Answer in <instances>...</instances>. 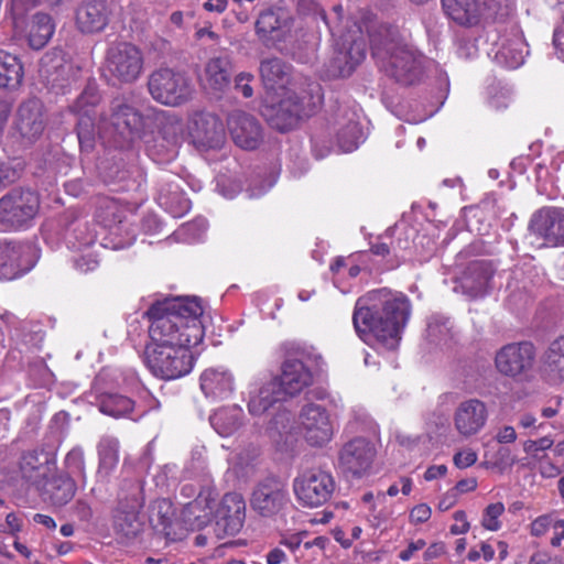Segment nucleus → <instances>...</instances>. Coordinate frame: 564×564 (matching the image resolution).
Here are the masks:
<instances>
[{
  "label": "nucleus",
  "mask_w": 564,
  "mask_h": 564,
  "mask_svg": "<svg viewBox=\"0 0 564 564\" xmlns=\"http://www.w3.org/2000/svg\"><path fill=\"white\" fill-rule=\"evenodd\" d=\"M151 324L144 361L161 379L173 380L191 372L194 357L191 346L203 339L199 321L203 308L196 299L172 297L153 303L147 311Z\"/></svg>",
  "instance_id": "1"
},
{
  "label": "nucleus",
  "mask_w": 564,
  "mask_h": 564,
  "mask_svg": "<svg viewBox=\"0 0 564 564\" xmlns=\"http://www.w3.org/2000/svg\"><path fill=\"white\" fill-rule=\"evenodd\" d=\"M259 75L267 90L282 91L278 102L267 104L262 115L279 131L292 129L301 118L313 111V94L318 86L308 78L295 75L293 67L280 57L260 62Z\"/></svg>",
  "instance_id": "2"
},
{
  "label": "nucleus",
  "mask_w": 564,
  "mask_h": 564,
  "mask_svg": "<svg viewBox=\"0 0 564 564\" xmlns=\"http://www.w3.org/2000/svg\"><path fill=\"white\" fill-rule=\"evenodd\" d=\"M410 314L411 304L404 294L379 289L358 299L352 322L367 345L393 350L399 346Z\"/></svg>",
  "instance_id": "3"
},
{
  "label": "nucleus",
  "mask_w": 564,
  "mask_h": 564,
  "mask_svg": "<svg viewBox=\"0 0 564 564\" xmlns=\"http://www.w3.org/2000/svg\"><path fill=\"white\" fill-rule=\"evenodd\" d=\"M372 55L378 58L384 73L401 85L419 83L423 76L422 56L406 43L384 29L371 35Z\"/></svg>",
  "instance_id": "4"
},
{
  "label": "nucleus",
  "mask_w": 564,
  "mask_h": 564,
  "mask_svg": "<svg viewBox=\"0 0 564 564\" xmlns=\"http://www.w3.org/2000/svg\"><path fill=\"white\" fill-rule=\"evenodd\" d=\"M40 209L39 195L28 188H12L0 197V231L29 228Z\"/></svg>",
  "instance_id": "5"
},
{
  "label": "nucleus",
  "mask_w": 564,
  "mask_h": 564,
  "mask_svg": "<svg viewBox=\"0 0 564 564\" xmlns=\"http://www.w3.org/2000/svg\"><path fill=\"white\" fill-rule=\"evenodd\" d=\"M151 97L161 105L177 107L186 104L195 93L194 84L185 72L162 67L148 79Z\"/></svg>",
  "instance_id": "6"
},
{
  "label": "nucleus",
  "mask_w": 564,
  "mask_h": 564,
  "mask_svg": "<svg viewBox=\"0 0 564 564\" xmlns=\"http://www.w3.org/2000/svg\"><path fill=\"white\" fill-rule=\"evenodd\" d=\"M536 349L531 341L503 345L495 355V368L503 377L527 381L532 377Z\"/></svg>",
  "instance_id": "7"
},
{
  "label": "nucleus",
  "mask_w": 564,
  "mask_h": 564,
  "mask_svg": "<svg viewBox=\"0 0 564 564\" xmlns=\"http://www.w3.org/2000/svg\"><path fill=\"white\" fill-rule=\"evenodd\" d=\"M336 482L333 475L322 468L303 470L293 480V490L297 501L308 508L326 503L333 496Z\"/></svg>",
  "instance_id": "8"
},
{
  "label": "nucleus",
  "mask_w": 564,
  "mask_h": 564,
  "mask_svg": "<svg viewBox=\"0 0 564 564\" xmlns=\"http://www.w3.org/2000/svg\"><path fill=\"white\" fill-rule=\"evenodd\" d=\"M106 69L111 78L121 84L134 83L143 70V55L130 43L110 46L106 55Z\"/></svg>",
  "instance_id": "9"
},
{
  "label": "nucleus",
  "mask_w": 564,
  "mask_h": 564,
  "mask_svg": "<svg viewBox=\"0 0 564 564\" xmlns=\"http://www.w3.org/2000/svg\"><path fill=\"white\" fill-rule=\"evenodd\" d=\"M107 126L111 137L118 135L123 141H131L140 135L143 127L141 113L129 102L126 96H118L111 100Z\"/></svg>",
  "instance_id": "10"
},
{
  "label": "nucleus",
  "mask_w": 564,
  "mask_h": 564,
  "mask_svg": "<svg viewBox=\"0 0 564 564\" xmlns=\"http://www.w3.org/2000/svg\"><path fill=\"white\" fill-rule=\"evenodd\" d=\"M192 469V475L200 477L204 485L199 487L196 498L187 503L186 508L188 513L195 517L198 525H203L213 520L217 492L210 485V475L207 471L205 459L200 453L193 454Z\"/></svg>",
  "instance_id": "11"
},
{
  "label": "nucleus",
  "mask_w": 564,
  "mask_h": 564,
  "mask_svg": "<svg viewBox=\"0 0 564 564\" xmlns=\"http://www.w3.org/2000/svg\"><path fill=\"white\" fill-rule=\"evenodd\" d=\"M377 455L376 446L365 437L347 442L339 452V466L344 473L360 478L372 467Z\"/></svg>",
  "instance_id": "12"
},
{
  "label": "nucleus",
  "mask_w": 564,
  "mask_h": 564,
  "mask_svg": "<svg viewBox=\"0 0 564 564\" xmlns=\"http://www.w3.org/2000/svg\"><path fill=\"white\" fill-rule=\"evenodd\" d=\"M32 247L12 239H0V280H14L29 272L34 262Z\"/></svg>",
  "instance_id": "13"
},
{
  "label": "nucleus",
  "mask_w": 564,
  "mask_h": 564,
  "mask_svg": "<svg viewBox=\"0 0 564 564\" xmlns=\"http://www.w3.org/2000/svg\"><path fill=\"white\" fill-rule=\"evenodd\" d=\"M367 45L365 40L346 35L341 39L340 46L326 65L328 77H347L351 75L357 65L366 57Z\"/></svg>",
  "instance_id": "14"
},
{
  "label": "nucleus",
  "mask_w": 564,
  "mask_h": 564,
  "mask_svg": "<svg viewBox=\"0 0 564 564\" xmlns=\"http://www.w3.org/2000/svg\"><path fill=\"white\" fill-rule=\"evenodd\" d=\"M300 425L304 438L312 446L327 444L334 434L333 423L325 408L310 403L302 408Z\"/></svg>",
  "instance_id": "15"
},
{
  "label": "nucleus",
  "mask_w": 564,
  "mask_h": 564,
  "mask_svg": "<svg viewBox=\"0 0 564 564\" xmlns=\"http://www.w3.org/2000/svg\"><path fill=\"white\" fill-rule=\"evenodd\" d=\"M529 229L547 246L563 245L564 210L556 207H543L536 210L531 217Z\"/></svg>",
  "instance_id": "16"
},
{
  "label": "nucleus",
  "mask_w": 564,
  "mask_h": 564,
  "mask_svg": "<svg viewBox=\"0 0 564 564\" xmlns=\"http://www.w3.org/2000/svg\"><path fill=\"white\" fill-rule=\"evenodd\" d=\"M487 420V405L477 398L459 402L453 413L454 427L465 438L478 434L485 427Z\"/></svg>",
  "instance_id": "17"
},
{
  "label": "nucleus",
  "mask_w": 564,
  "mask_h": 564,
  "mask_svg": "<svg viewBox=\"0 0 564 564\" xmlns=\"http://www.w3.org/2000/svg\"><path fill=\"white\" fill-rule=\"evenodd\" d=\"M142 487L139 480L131 482L130 494L124 496L129 500L128 509L122 502L116 511L113 527L118 534L126 539H133L142 531L139 509L142 506Z\"/></svg>",
  "instance_id": "18"
},
{
  "label": "nucleus",
  "mask_w": 564,
  "mask_h": 564,
  "mask_svg": "<svg viewBox=\"0 0 564 564\" xmlns=\"http://www.w3.org/2000/svg\"><path fill=\"white\" fill-rule=\"evenodd\" d=\"M245 517L246 503L242 496L237 492H228L215 509L213 519L216 521L218 532L224 535H235L241 530Z\"/></svg>",
  "instance_id": "19"
},
{
  "label": "nucleus",
  "mask_w": 564,
  "mask_h": 564,
  "mask_svg": "<svg viewBox=\"0 0 564 564\" xmlns=\"http://www.w3.org/2000/svg\"><path fill=\"white\" fill-rule=\"evenodd\" d=\"M288 502V491L283 484L274 478L257 485L251 497L252 509L262 517L276 514Z\"/></svg>",
  "instance_id": "20"
},
{
  "label": "nucleus",
  "mask_w": 564,
  "mask_h": 564,
  "mask_svg": "<svg viewBox=\"0 0 564 564\" xmlns=\"http://www.w3.org/2000/svg\"><path fill=\"white\" fill-rule=\"evenodd\" d=\"M19 468L22 479L39 490L56 474V460L50 453L30 451L21 456Z\"/></svg>",
  "instance_id": "21"
},
{
  "label": "nucleus",
  "mask_w": 564,
  "mask_h": 564,
  "mask_svg": "<svg viewBox=\"0 0 564 564\" xmlns=\"http://www.w3.org/2000/svg\"><path fill=\"white\" fill-rule=\"evenodd\" d=\"M227 124L234 142L239 148L254 150L262 142V128L253 116L235 110L229 115Z\"/></svg>",
  "instance_id": "22"
},
{
  "label": "nucleus",
  "mask_w": 564,
  "mask_h": 564,
  "mask_svg": "<svg viewBox=\"0 0 564 564\" xmlns=\"http://www.w3.org/2000/svg\"><path fill=\"white\" fill-rule=\"evenodd\" d=\"M14 128L25 143H33L44 131L43 105L39 99H29L20 105Z\"/></svg>",
  "instance_id": "23"
},
{
  "label": "nucleus",
  "mask_w": 564,
  "mask_h": 564,
  "mask_svg": "<svg viewBox=\"0 0 564 564\" xmlns=\"http://www.w3.org/2000/svg\"><path fill=\"white\" fill-rule=\"evenodd\" d=\"M276 381L284 397H295L313 383V372L300 358L288 357Z\"/></svg>",
  "instance_id": "24"
},
{
  "label": "nucleus",
  "mask_w": 564,
  "mask_h": 564,
  "mask_svg": "<svg viewBox=\"0 0 564 564\" xmlns=\"http://www.w3.org/2000/svg\"><path fill=\"white\" fill-rule=\"evenodd\" d=\"M292 19L282 10L269 9L256 21V33L267 45L284 41L291 33Z\"/></svg>",
  "instance_id": "25"
},
{
  "label": "nucleus",
  "mask_w": 564,
  "mask_h": 564,
  "mask_svg": "<svg viewBox=\"0 0 564 564\" xmlns=\"http://www.w3.org/2000/svg\"><path fill=\"white\" fill-rule=\"evenodd\" d=\"M283 398L275 378L254 381L249 386L247 408L251 415L260 416L281 402Z\"/></svg>",
  "instance_id": "26"
},
{
  "label": "nucleus",
  "mask_w": 564,
  "mask_h": 564,
  "mask_svg": "<svg viewBox=\"0 0 564 564\" xmlns=\"http://www.w3.org/2000/svg\"><path fill=\"white\" fill-rule=\"evenodd\" d=\"M230 80L231 62L229 57H212L206 62L200 75V84L207 93L220 97L229 87Z\"/></svg>",
  "instance_id": "27"
},
{
  "label": "nucleus",
  "mask_w": 564,
  "mask_h": 564,
  "mask_svg": "<svg viewBox=\"0 0 564 564\" xmlns=\"http://www.w3.org/2000/svg\"><path fill=\"white\" fill-rule=\"evenodd\" d=\"M199 381L203 393L212 400L229 398L236 387L234 373L223 366L207 368L200 375Z\"/></svg>",
  "instance_id": "28"
},
{
  "label": "nucleus",
  "mask_w": 564,
  "mask_h": 564,
  "mask_svg": "<svg viewBox=\"0 0 564 564\" xmlns=\"http://www.w3.org/2000/svg\"><path fill=\"white\" fill-rule=\"evenodd\" d=\"M110 11L105 0L83 2L76 9L75 23L84 34L101 32L109 22Z\"/></svg>",
  "instance_id": "29"
},
{
  "label": "nucleus",
  "mask_w": 564,
  "mask_h": 564,
  "mask_svg": "<svg viewBox=\"0 0 564 564\" xmlns=\"http://www.w3.org/2000/svg\"><path fill=\"white\" fill-rule=\"evenodd\" d=\"M444 13L456 24L473 28L485 14V3L479 0H441Z\"/></svg>",
  "instance_id": "30"
},
{
  "label": "nucleus",
  "mask_w": 564,
  "mask_h": 564,
  "mask_svg": "<svg viewBox=\"0 0 564 564\" xmlns=\"http://www.w3.org/2000/svg\"><path fill=\"white\" fill-rule=\"evenodd\" d=\"M492 274V268L488 262H471L464 271L459 286L471 299L481 297L488 293Z\"/></svg>",
  "instance_id": "31"
},
{
  "label": "nucleus",
  "mask_w": 564,
  "mask_h": 564,
  "mask_svg": "<svg viewBox=\"0 0 564 564\" xmlns=\"http://www.w3.org/2000/svg\"><path fill=\"white\" fill-rule=\"evenodd\" d=\"M527 53V44L516 30L499 39L496 44L495 61L507 68H518L523 64Z\"/></svg>",
  "instance_id": "32"
},
{
  "label": "nucleus",
  "mask_w": 564,
  "mask_h": 564,
  "mask_svg": "<svg viewBox=\"0 0 564 564\" xmlns=\"http://www.w3.org/2000/svg\"><path fill=\"white\" fill-rule=\"evenodd\" d=\"M151 521L154 528L164 534L166 540L177 541L183 539L182 525L176 519L175 508L170 500L161 499L155 502Z\"/></svg>",
  "instance_id": "33"
},
{
  "label": "nucleus",
  "mask_w": 564,
  "mask_h": 564,
  "mask_svg": "<svg viewBox=\"0 0 564 564\" xmlns=\"http://www.w3.org/2000/svg\"><path fill=\"white\" fill-rule=\"evenodd\" d=\"M42 496L54 507H63L67 505L75 496L77 486L69 475L55 474L51 476L43 485Z\"/></svg>",
  "instance_id": "34"
},
{
  "label": "nucleus",
  "mask_w": 564,
  "mask_h": 564,
  "mask_svg": "<svg viewBox=\"0 0 564 564\" xmlns=\"http://www.w3.org/2000/svg\"><path fill=\"white\" fill-rule=\"evenodd\" d=\"M541 372L547 381H564V336L554 339L541 356Z\"/></svg>",
  "instance_id": "35"
},
{
  "label": "nucleus",
  "mask_w": 564,
  "mask_h": 564,
  "mask_svg": "<svg viewBox=\"0 0 564 564\" xmlns=\"http://www.w3.org/2000/svg\"><path fill=\"white\" fill-rule=\"evenodd\" d=\"M97 137L109 140L112 138L107 126V119L101 116L97 129L95 117L78 116L77 138L82 152L90 153L96 145Z\"/></svg>",
  "instance_id": "36"
},
{
  "label": "nucleus",
  "mask_w": 564,
  "mask_h": 564,
  "mask_svg": "<svg viewBox=\"0 0 564 564\" xmlns=\"http://www.w3.org/2000/svg\"><path fill=\"white\" fill-rule=\"evenodd\" d=\"M54 30L55 25L51 15L42 12L35 13L28 23L29 45L34 50L43 48L52 37Z\"/></svg>",
  "instance_id": "37"
},
{
  "label": "nucleus",
  "mask_w": 564,
  "mask_h": 564,
  "mask_svg": "<svg viewBox=\"0 0 564 564\" xmlns=\"http://www.w3.org/2000/svg\"><path fill=\"white\" fill-rule=\"evenodd\" d=\"M23 66L13 54L0 51V88L15 90L23 79Z\"/></svg>",
  "instance_id": "38"
},
{
  "label": "nucleus",
  "mask_w": 564,
  "mask_h": 564,
  "mask_svg": "<svg viewBox=\"0 0 564 564\" xmlns=\"http://www.w3.org/2000/svg\"><path fill=\"white\" fill-rule=\"evenodd\" d=\"M242 416V409L232 405L218 409L209 420L212 426L219 435L229 436L240 427Z\"/></svg>",
  "instance_id": "39"
},
{
  "label": "nucleus",
  "mask_w": 564,
  "mask_h": 564,
  "mask_svg": "<svg viewBox=\"0 0 564 564\" xmlns=\"http://www.w3.org/2000/svg\"><path fill=\"white\" fill-rule=\"evenodd\" d=\"M119 441L113 436H104L98 443V475L109 476L119 463Z\"/></svg>",
  "instance_id": "40"
},
{
  "label": "nucleus",
  "mask_w": 564,
  "mask_h": 564,
  "mask_svg": "<svg viewBox=\"0 0 564 564\" xmlns=\"http://www.w3.org/2000/svg\"><path fill=\"white\" fill-rule=\"evenodd\" d=\"M356 117V112H352L351 117L346 121H338L337 142L344 152H351L357 149L362 138V132Z\"/></svg>",
  "instance_id": "41"
},
{
  "label": "nucleus",
  "mask_w": 564,
  "mask_h": 564,
  "mask_svg": "<svg viewBox=\"0 0 564 564\" xmlns=\"http://www.w3.org/2000/svg\"><path fill=\"white\" fill-rule=\"evenodd\" d=\"M98 406L104 414L118 419L129 415L134 402L121 394L106 393L100 395Z\"/></svg>",
  "instance_id": "42"
},
{
  "label": "nucleus",
  "mask_w": 564,
  "mask_h": 564,
  "mask_svg": "<svg viewBox=\"0 0 564 564\" xmlns=\"http://www.w3.org/2000/svg\"><path fill=\"white\" fill-rule=\"evenodd\" d=\"M159 202L174 217H180L189 210V202L178 192L177 185L163 186L159 193Z\"/></svg>",
  "instance_id": "43"
},
{
  "label": "nucleus",
  "mask_w": 564,
  "mask_h": 564,
  "mask_svg": "<svg viewBox=\"0 0 564 564\" xmlns=\"http://www.w3.org/2000/svg\"><path fill=\"white\" fill-rule=\"evenodd\" d=\"M192 133L203 142H210L220 131L218 119L212 113H197L193 118Z\"/></svg>",
  "instance_id": "44"
},
{
  "label": "nucleus",
  "mask_w": 564,
  "mask_h": 564,
  "mask_svg": "<svg viewBox=\"0 0 564 564\" xmlns=\"http://www.w3.org/2000/svg\"><path fill=\"white\" fill-rule=\"evenodd\" d=\"M100 101V94L96 85H87L72 106L77 116H96V107Z\"/></svg>",
  "instance_id": "45"
},
{
  "label": "nucleus",
  "mask_w": 564,
  "mask_h": 564,
  "mask_svg": "<svg viewBox=\"0 0 564 564\" xmlns=\"http://www.w3.org/2000/svg\"><path fill=\"white\" fill-rule=\"evenodd\" d=\"M294 416L286 409H279L275 415L271 419L269 423V429L278 432L279 434H288L291 433L293 429Z\"/></svg>",
  "instance_id": "46"
},
{
  "label": "nucleus",
  "mask_w": 564,
  "mask_h": 564,
  "mask_svg": "<svg viewBox=\"0 0 564 564\" xmlns=\"http://www.w3.org/2000/svg\"><path fill=\"white\" fill-rule=\"evenodd\" d=\"M65 467L69 474L77 475L85 480V458L82 448L75 447L67 453L65 457Z\"/></svg>",
  "instance_id": "47"
},
{
  "label": "nucleus",
  "mask_w": 564,
  "mask_h": 564,
  "mask_svg": "<svg viewBox=\"0 0 564 564\" xmlns=\"http://www.w3.org/2000/svg\"><path fill=\"white\" fill-rule=\"evenodd\" d=\"M503 511L505 506L502 502H496L487 506L481 520L482 525L490 531L499 530L501 527L499 518Z\"/></svg>",
  "instance_id": "48"
},
{
  "label": "nucleus",
  "mask_w": 564,
  "mask_h": 564,
  "mask_svg": "<svg viewBox=\"0 0 564 564\" xmlns=\"http://www.w3.org/2000/svg\"><path fill=\"white\" fill-rule=\"evenodd\" d=\"M553 443V440L549 436H543L535 441L529 440L523 443V451L531 455L533 458L541 460L545 457V455L540 457L539 452H544L551 448Z\"/></svg>",
  "instance_id": "49"
},
{
  "label": "nucleus",
  "mask_w": 564,
  "mask_h": 564,
  "mask_svg": "<svg viewBox=\"0 0 564 564\" xmlns=\"http://www.w3.org/2000/svg\"><path fill=\"white\" fill-rule=\"evenodd\" d=\"M555 517L553 514H543L538 517L530 525L531 534L534 536L544 535L551 528L553 529Z\"/></svg>",
  "instance_id": "50"
},
{
  "label": "nucleus",
  "mask_w": 564,
  "mask_h": 564,
  "mask_svg": "<svg viewBox=\"0 0 564 564\" xmlns=\"http://www.w3.org/2000/svg\"><path fill=\"white\" fill-rule=\"evenodd\" d=\"M453 462L459 469L470 467L477 462V453L470 448L459 451L454 455Z\"/></svg>",
  "instance_id": "51"
},
{
  "label": "nucleus",
  "mask_w": 564,
  "mask_h": 564,
  "mask_svg": "<svg viewBox=\"0 0 564 564\" xmlns=\"http://www.w3.org/2000/svg\"><path fill=\"white\" fill-rule=\"evenodd\" d=\"M254 76L251 73H239L235 77V88L239 90L245 98H250L253 95V89L250 86V82L253 80Z\"/></svg>",
  "instance_id": "52"
},
{
  "label": "nucleus",
  "mask_w": 564,
  "mask_h": 564,
  "mask_svg": "<svg viewBox=\"0 0 564 564\" xmlns=\"http://www.w3.org/2000/svg\"><path fill=\"white\" fill-rule=\"evenodd\" d=\"M494 556H495V549L492 547L491 544L486 543V542L480 543L479 550L471 549L467 554V558L470 562H476L480 557H482L485 561L488 562V561H491L494 558Z\"/></svg>",
  "instance_id": "53"
},
{
  "label": "nucleus",
  "mask_w": 564,
  "mask_h": 564,
  "mask_svg": "<svg viewBox=\"0 0 564 564\" xmlns=\"http://www.w3.org/2000/svg\"><path fill=\"white\" fill-rule=\"evenodd\" d=\"M76 270L87 273L98 267V260L91 253H85L74 260Z\"/></svg>",
  "instance_id": "54"
},
{
  "label": "nucleus",
  "mask_w": 564,
  "mask_h": 564,
  "mask_svg": "<svg viewBox=\"0 0 564 564\" xmlns=\"http://www.w3.org/2000/svg\"><path fill=\"white\" fill-rule=\"evenodd\" d=\"M431 508L426 503L415 506L410 512V519L413 523H424L431 518Z\"/></svg>",
  "instance_id": "55"
},
{
  "label": "nucleus",
  "mask_w": 564,
  "mask_h": 564,
  "mask_svg": "<svg viewBox=\"0 0 564 564\" xmlns=\"http://www.w3.org/2000/svg\"><path fill=\"white\" fill-rule=\"evenodd\" d=\"M426 543L424 540L419 539L409 543L408 547L399 553V558L403 562L411 561L414 555L425 547Z\"/></svg>",
  "instance_id": "56"
},
{
  "label": "nucleus",
  "mask_w": 564,
  "mask_h": 564,
  "mask_svg": "<svg viewBox=\"0 0 564 564\" xmlns=\"http://www.w3.org/2000/svg\"><path fill=\"white\" fill-rule=\"evenodd\" d=\"M74 514L80 521L89 522L93 519V509L86 501L78 500L74 506Z\"/></svg>",
  "instance_id": "57"
},
{
  "label": "nucleus",
  "mask_w": 564,
  "mask_h": 564,
  "mask_svg": "<svg viewBox=\"0 0 564 564\" xmlns=\"http://www.w3.org/2000/svg\"><path fill=\"white\" fill-rule=\"evenodd\" d=\"M517 440V432L513 426L505 425L497 432L496 441L500 444L513 443Z\"/></svg>",
  "instance_id": "58"
},
{
  "label": "nucleus",
  "mask_w": 564,
  "mask_h": 564,
  "mask_svg": "<svg viewBox=\"0 0 564 564\" xmlns=\"http://www.w3.org/2000/svg\"><path fill=\"white\" fill-rule=\"evenodd\" d=\"M388 519V513L383 510H377L375 505H370L368 520L372 527L379 528Z\"/></svg>",
  "instance_id": "59"
},
{
  "label": "nucleus",
  "mask_w": 564,
  "mask_h": 564,
  "mask_svg": "<svg viewBox=\"0 0 564 564\" xmlns=\"http://www.w3.org/2000/svg\"><path fill=\"white\" fill-rule=\"evenodd\" d=\"M286 558V553L281 546L273 547L265 554L267 564H282Z\"/></svg>",
  "instance_id": "60"
},
{
  "label": "nucleus",
  "mask_w": 564,
  "mask_h": 564,
  "mask_svg": "<svg viewBox=\"0 0 564 564\" xmlns=\"http://www.w3.org/2000/svg\"><path fill=\"white\" fill-rule=\"evenodd\" d=\"M15 177L14 170L7 163L0 162V189L12 183Z\"/></svg>",
  "instance_id": "61"
},
{
  "label": "nucleus",
  "mask_w": 564,
  "mask_h": 564,
  "mask_svg": "<svg viewBox=\"0 0 564 564\" xmlns=\"http://www.w3.org/2000/svg\"><path fill=\"white\" fill-rule=\"evenodd\" d=\"M184 229L192 232L194 238H199L207 229V221L204 218L196 219L194 223L186 224Z\"/></svg>",
  "instance_id": "62"
},
{
  "label": "nucleus",
  "mask_w": 564,
  "mask_h": 564,
  "mask_svg": "<svg viewBox=\"0 0 564 564\" xmlns=\"http://www.w3.org/2000/svg\"><path fill=\"white\" fill-rule=\"evenodd\" d=\"M553 44L555 53L560 59L564 62V30L557 29L554 31Z\"/></svg>",
  "instance_id": "63"
},
{
  "label": "nucleus",
  "mask_w": 564,
  "mask_h": 564,
  "mask_svg": "<svg viewBox=\"0 0 564 564\" xmlns=\"http://www.w3.org/2000/svg\"><path fill=\"white\" fill-rule=\"evenodd\" d=\"M553 530L554 536L551 540V544L553 546H560L564 540V520L555 518Z\"/></svg>",
  "instance_id": "64"
}]
</instances>
